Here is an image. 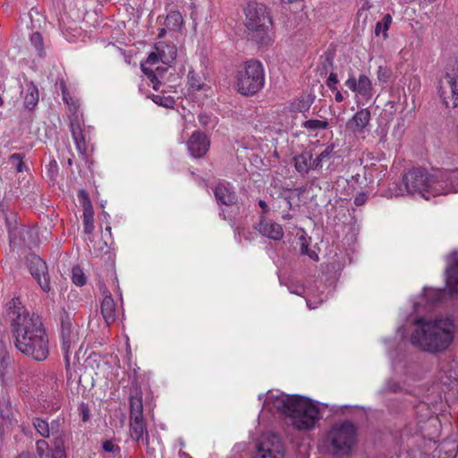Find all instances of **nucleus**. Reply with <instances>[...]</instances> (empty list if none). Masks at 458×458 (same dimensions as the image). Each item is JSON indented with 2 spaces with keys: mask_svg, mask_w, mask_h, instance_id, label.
I'll list each match as a JSON object with an SVG mask.
<instances>
[{
  "mask_svg": "<svg viewBox=\"0 0 458 458\" xmlns=\"http://www.w3.org/2000/svg\"><path fill=\"white\" fill-rule=\"evenodd\" d=\"M445 295L444 289L424 287L422 293L411 300L412 310L416 314L409 315L397 332L415 349L437 354L447 350L454 342L457 326L451 317L419 315L441 302Z\"/></svg>",
  "mask_w": 458,
  "mask_h": 458,
  "instance_id": "obj_1",
  "label": "nucleus"
},
{
  "mask_svg": "<svg viewBox=\"0 0 458 458\" xmlns=\"http://www.w3.org/2000/svg\"><path fill=\"white\" fill-rule=\"evenodd\" d=\"M258 398L262 402L261 413L283 417L299 432L312 430L321 419L320 407L327 406V403H320L307 396L287 394L278 389L259 394Z\"/></svg>",
  "mask_w": 458,
  "mask_h": 458,
  "instance_id": "obj_2",
  "label": "nucleus"
},
{
  "mask_svg": "<svg viewBox=\"0 0 458 458\" xmlns=\"http://www.w3.org/2000/svg\"><path fill=\"white\" fill-rule=\"evenodd\" d=\"M12 330L16 348L23 354L42 361L49 354L48 336L38 315L23 307L13 310Z\"/></svg>",
  "mask_w": 458,
  "mask_h": 458,
  "instance_id": "obj_3",
  "label": "nucleus"
},
{
  "mask_svg": "<svg viewBox=\"0 0 458 458\" xmlns=\"http://www.w3.org/2000/svg\"><path fill=\"white\" fill-rule=\"evenodd\" d=\"M177 54V47L174 43L159 41L155 44L146 61L141 63V70L155 90H158L161 79L174 63Z\"/></svg>",
  "mask_w": 458,
  "mask_h": 458,
  "instance_id": "obj_4",
  "label": "nucleus"
},
{
  "mask_svg": "<svg viewBox=\"0 0 458 458\" xmlns=\"http://www.w3.org/2000/svg\"><path fill=\"white\" fill-rule=\"evenodd\" d=\"M244 14V24L249 36L259 46L272 44L273 22L267 7L262 3L251 1L246 4Z\"/></svg>",
  "mask_w": 458,
  "mask_h": 458,
  "instance_id": "obj_5",
  "label": "nucleus"
},
{
  "mask_svg": "<svg viewBox=\"0 0 458 458\" xmlns=\"http://www.w3.org/2000/svg\"><path fill=\"white\" fill-rule=\"evenodd\" d=\"M436 171H428L425 168H413L408 171L403 176L402 182L397 185L394 195L395 197L405 194L417 195L427 200L439 196V192L435 191L438 187Z\"/></svg>",
  "mask_w": 458,
  "mask_h": 458,
  "instance_id": "obj_6",
  "label": "nucleus"
},
{
  "mask_svg": "<svg viewBox=\"0 0 458 458\" xmlns=\"http://www.w3.org/2000/svg\"><path fill=\"white\" fill-rule=\"evenodd\" d=\"M265 85V70L257 60H249L238 69L235 76L237 91L243 96H252Z\"/></svg>",
  "mask_w": 458,
  "mask_h": 458,
  "instance_id": "obj_7",
  "label": "nucleus"
},
{
  "mask_svg": "<svg viewBox=\"0 0 458 458\" xmlns=\"http://www.w3.org/2000/svg\"><path fill=\"white\" fill-rule=\"evenodd\" d=\"M393 377L386 381L385 387L390 392H398L403 389L400 382L403 384L415 381L419 378L420 369L419 364L411 361L403 355H399L394 352H389Z\"/></svg>",
  "mask_w": 458,
  "mask_h": 458,
  "instance_id": "obj_8",
  "label": "nucleus"
},
{
  "mask_svg": "<svg viewBox=\"0 0 458 458\" xmlns=\"http://www.w3.org/2000/svg\"><path fill=\"white\" fill-rule=\"evenodd\" d=\"M143 394L140 386L132 384L129 389L130 423L129 433L133 441H144L148 437L143 417Z\"/></svg>",
  "mask_w": 458,
  "mask_h": 458,
  "instance_id": "obj_9",
  "label": "nucleus"
},
{
  "mask_svg": "<svg viewBox=\"0 0 458 458\" xmlns=\"http://www.w3.org/2000/svg\"><path fill=\"white\" fill-rule=\"evenodd\" d=\"M356 428L350 421L334 424L327 435V443L335 455L348 454L356 442Z\"/></svg>",
  "mask_w": 458,
  "mask_h": 458,
  "instance_id": "obj_10",
  "label": "nucleus"
},
{
  "mask_svg": "<svg viewBox=\"0 0 458 458\" xmlns=\"http://www.w3.org/2000/svg\"><path fill=\"white\" fill-rule=\"evenodd\" d=\"M74 110L70 122L72 136L78 152L81 156L86 157L91 148V134L93 128L84 124L82 122V114L77 113L75 106Z\"/></svg>",
  "mask_w": 458,
  "mask_h": 458,
  "instance_id": "obj_11",
  "label": "nucleus"
},
{
  "mask_svg": "<svg viewBox=\"0 0 458 458\" xmlns=\"http://www.w3.org/2000/svg\"><path fill=\"white\" fill-rule=\"evenodd\" d=\"M438 94L447 107H458V62L439 82Z\"/></svg>",
  "mask_w": 458,
  "mask_h": 458,
  "instance_id": "obj_12",
  "label": "nucleus"
},
{
  "mask_svg": "<svg viewBox=\"0 0 458 458\" xmlns=\"http://www.w3.org/2000/svg\"><path fill=\"white\" fill-rule=\"evenodd\" d=\"M285 445L282 438L274 433H267L261 437L257 445V453L254 458H284Z\"/></svg>",
  "mask_w": 458,
  "mask_h": 458,
  "instance_id": "obj_13",
  "label": "nucleus"
},
{
  "mask_svg": "<svg viewBox=\"0 0 458 458\" xmlns=\"http://www.w3.org/2000/svg\"><path fill=\"white\" fill-rule=\"evenodd\" d=\"M345 86L355 92V98L357 105H365L372 99L374 96V88L370 79L365 75L360 74L358 79L353 75L349 76L345 81Z\"/></svg>",
  "mask_w": 458,
  "mask_h": 458,
  "instance_id": "obj_14",
  "label": "nucleus"
},
{
  "mask_svg": "<svg viewBox=\"0 0 458 458\" xmlns=\"http://www.w3.org/2000/svg\"><path fill=\"white\" fill-rule=\"evenodd\" d=\"M81 328L78 324L72 321L68 317L62 319L61 340L64 357L68 355L74 349L80 341Z\"/></svg>",
  "mask_w": 458,
  "mask_h": 458,
  "instance_id": "obj_15",
  "label": "nucleus"
},
{
  "mask_svg": "<svg viewBox=\"0 0 458 458\" xmlns=\"http://www.w3.org/2000/svg\"><path fill=\"white\" fill-rule=\"evenodd\" d=\"M371 119L370 111L368 108H361L357 111L346 123V131L356 138H365L369 131V122Z\"/></svg>",
  "mask_w": 458,
  "mask_h": 458,
  "instance_id": "obj_16",
  "label": "nucleus"
},
{
  "mask_svg": "<svg viewBox=\"0 0 458 458\" xmlns=\"http://www.w3.org/2000/svg\"><path fill=\"white\" fill-rule=\"evenodd\" d=\"M280 283L282 284H285L289 293L296 295H301L305 298L307 306L310 310H314L318 307V304L324 301V298L319 297L317 301V297L315 294V290H318V287L317 285H310L308 287H303L302 285L298 284L294 280L289 279L286 283L283 281V279L279 278Z\"/></svg>",
  "mask_w": 458,
  "mask_h": 458,
  "instance_id": "obj_17",
  "label": "nucleus"
},
{
  "mask_svg": "<svg viewBox=\"0 0 458 458\" xmlns=\"http://www.w3.org/2000/svg\"><path fill=\"white\" fill-rule=\"evenodd\" d=\"M28 266L31 276L36 279L40 288L45 293H48L51 288L46 262L37 255H30L28 258Z\"/></svg>",
  "mask_w": 458,
  "mask_h": 458,
  "instance_id": "obj_18",
  "label": "nucleus"
},
{
  "mask_svg": "<svg viewBox=\"0 0 458 458\" xmlns=\"http://www.w3.org/2000/svg\"><path fill=\"white\" fill-rule=\"evenodd\" d=\"M445 260V286L450 294H458V250L451 251Z\"/></svg>",
  "mask_w": 458,
  "mask_h": 458,
  "instance_id": "obj_19",
  "label": "nucleus"
},
{
  "mask_svg": "<svg viewBox=\"0 0 458 458\" xmlns=\"http://www.w3.org/2000/svg\"><path fill=\"white\" fill-rule=\"evenodd\" d=\"M438 187L435 189L439 195L458 192V168L436 171Z\"/></svg>",
  "mask_w": 458,
  "mask_h": 458,
  "instance_id": "obj_20",
  "label": "nucleus"
},
{
  "mask_svg": "<svg viewBox=\"0 0 458 458\" xmlns=\"http://www.w3.org/2000/svg\"><path fill=\"white\" fill-rule=\"evenodd\" d=\"M187 148L194 158H200L207 154L210 142L208 137L200 131H194L187 141Z\"/></svg>",
  "mask_w": 458,
  "mask_h": 458,
  "instance_id": "obj_21",
  "label": "nucleus"
},
{
  "mask_svg": "<svg viewBox=\"0 0 458 458\" xmlns=\"http://www.w3.org/2000/svg\"><path fill=\"white\" fill-rule=\"evenodd\" d=\"M78 198L83 207L84 232L87 234H91L95 228L93 208L90 204L89 199L85 191H83V190L79 191Z\"/></svg>",
  "mask_w": 458,
  "mask_h": 458,
  "instance_id": "obj_22",
  "label": "nucleus"
},
{
  "mask_svg": "<svg viewBox=\"0 0 458 458\" xmlns=\"http://www.w3.org/2000/svg\"><path fill=\"white\" fill-rule=\"evenodd\" d=\"M259 232L265 237L279 241L284 236V231L282 226L273 221L261 219L259 225Z\"/></svg>",
  "mask_w": 458,
  "mask_h": 458,
  "instance_id": "obj_23",
  "label": "nucleus"
},
{
  "mask_svg": "<svg viewBox=\"0 0 458 458\" xmlns=\"http://www.w3.org/2000/svg\"><path fill=\"white\" fill-rule=\"evenodd\" d=\"M101 314L107 325L114 322L117 318L116 305L108 291L104 293V298L101 301Z\"/></svg>",
  "mask_w": 458,
  "mask_h": 458,
  "instance_id": "obj_24",
  "label": "nucleus"
},
{
  "mask_svg": "<svg viewBox=\"0 0 458 458\" xmlns=\"http://www.w3.org/2000/svg\"><path fill=\"white\" fill-rule=\"evenodd\" d=\"M187 85L189 91L191 92H208L211 89L210 85L205 81L203 75L196 73L192 70L189 71L187 75Z\"/></svg>",
  "mask_w": 458,
  "mask_h": 458,
  "instance_id": "obj_25",
  "label": "nucleus"
},
{
  "mask_svg": "<svg viewBox=\"0 0 458 458\" xmlns=\"http://www.w3.org/2000/svg\"><path fill=\"white\" fill-rule=\"evenodd\" d=\"M36 445L39 458H66L63 445H57L54 450L48 449L45 440H38Z\"/></svg>",
  "mask_w": 458,
  "mask_h": 458,
  "instance_id": "obj_26",
  "label": "nucleus"
},
{
  "mask_svg": "<svg viewBox=\"0 0 458 458\" xmlns=\"http://www.w3.org/2000/svg\"><path fill=\"white\" fill-rule=\"evenodd\" d=\"M214 193L218 204L229 207L234 203V192L228 185L219 183L215 188Z\"/></svg>",
  "mask_w": 458,
  "mask_h": 458,
  "instance_id": "obj_27",
  "label": "nucleus"
},
{
  "mask_svg": "<svg viewBox=\"0 0 458 458\" xmlns=\"http://www.w3.org/2000/svg\"><path fill=\"white\" fill-rule=\"evenodd\" d=\"M295 169L301 174H307L313 170V161L311 154L304 152L294 157Z\"/></svg>",
  "mask_w": 458,
  "mask_h": 458,
  "instance_id": "obj_28",
  "label": "nucleus"
},
{
  "mask_svg": "<svg viewBox=\"0 0 458 458\" xmlns=\"http://www.w3.org/2000/svg\"><path fill=\"white\" fill-rule=\"evenodd\" d=\"M312 102L313 98L310 96H301L290 104L289 109L292 113H305L310 109Z\"/></svg>",
  "mask_w": 458,
  "mask_h": 458,
  "instance_id": "obj_29",
  "label": "nucleus"
},
{
  "mask_svg": "<svg viewBox=\"0 0 458 458\" xmlns=\"http://www.w3.org/2000/svg\"><path fill=\"white\" fill-rule=\"evenodd\" d=\"M335 145L327 144L321 153L313 160V170L322 167L323 164L332 159L335 153Z\"/></svg>",
  "mask_w": 458,
  "mask_h": 458,
  "instance_id": "obj_30",
  "label": "nucleus"
},
{
  "mask_svg": "<svg viewBox=\"0 0 458 458\" xmlns=\"http://www.w3.org/2000/svg\"><path fill=\"white\" fill-rule=\"evenodd\" d=\"M38 102V90L37 87L33 84H30L27 87L24 95V106L32 110L37 106Z\"/></svg>",
  "mask_w": 458,
  "mask_h": 458,
  "instance_id": "obj_31",
  "label": "nucleus"
},
{
  "mask_svg": "<svg viewBox=\"0 0 458 458\" xmlns=\"http://www.w3.org/2000/svg\"><path fill=\"white\" fill-rule=\"evenodd\" d=\"M392 23V16L389 13L385 14L382 19L377 22L375 27V35H382L383 38L386 39L388 37L387 31Z\"/></svg>",
  "mask_w": 458,
  "mask_h": 458,
  "instance_id": "obj_32",
  "label": "nucleus"
},
{
  "mask_svg": "<svg viewBox=\"0 0 458 458\" xmlns=\"http://www.w3.org/2000/svg\"><path fill=\"white\" fill-rule=\"evenodd\" d=\"M182 22L183 18L178 11L170 12L165 18V26L168 30H179Z\"/></svg>",
  "mask_w": 458,
  "mask_h": 458,
  "instance_id": "obj_33",
  "label": "nucleus"
},
{
  "mask_svg": "<svg viewBox=\"0 0 458 458\" xmlns=\"http://www.w3.org/2000/svg\"><path fill=\"white\" fill-rule=\"evenodd\" d=\"M66 366L67 381L70 384H79L81 381V376L79 375L75 364L72 365L70 361V356L66 355L64 357Z\"/></svg>",
  "mask_w": 458,
  "mask_h": 458,
  "instance_id": "obj_34",
  "label": "nucleus"
},
{
  "mask_svg": "<svg viewBox=\"0 0 458 458\" xmlns=\"http://www.w3.org/2000/svg\"><path fill=\"white\" fill-rule=\"evenodd\" d=\"M102 448L106 453L109 454L110 458H122L121 448L113 440H105L102 443Z\"/></svg>",
  "mask_w": 458,
  "mask_h": 458,
  "instance_id": "obj_35",
  "label": "nucleus"
},
{
  "mask_svg": "<svg viewBox=\"0 0 458 458\" xmlns=\"http://www.w3.org/2000/svg\"><path fill=\"white\" fill-rule=\"evenodd\" d=\"M33 426L37 432L43 437H48L50 436V427L47 420L39 418L33 420Z\"/></svg>",
  "mask_w": 458,
  "mask_h": 458,
  "instance_id": "obj_36",
  "label": "nucleus"
},
{
  "mask_svg": "<svg viewBox=\"0 0 458 458\" xmlns=\"http://www.w3.org/2000/svg\"><path fill=\"white\" fill-rule=\"evenodd\" d=\"M328 123L326 120L310 119L303 123V127L311 131L324 130L327 127Z\"/></svg>",
  "mask_w": 458,
  "mask_h": 458,
  "instance_id": "obj_37",
  "label": "nucleus"
},
{
  "mask_svg": "<svg viewBox=\"0 0 458 458\" xmlns=\"http://www.w3.org/2000/svg\"><path fill=\"white\" fill-rule=\"evenodd\" d=\"M72 283L78 286H82L86 284L87 278L82 269L79 267H74L72 270Z\"/></svg>",
  "mask_w": 458,
  "mask_h": 458,
  "instance_id": "obj_38",
  "label": "nucleus"
},
{
  "mask_svg": "<svg viewBox=\"0 0 458 458\" xmlns=\"http://www.w3.org/2000/svg\"><path fill=\"white\" fill-rule=\"evenodd\" d=\"M152 100L156 104L165 106V107H173V106L174 104V98L169 96L165 97V96H162V95H153Z\"/></svg>",
  "mask_w": 458,
  "mask_h": 458,
  "instance_id": "obj_39",
  "label": "nucleus"
},
{
  "mask_svg": "<svg viewBox=\"0 0 458 458\" xmlns=\"http://www.w3.org/2000/svg\"><path fill=\"white\" fill-rule=\"evenodd\" d=\"M30 42L38 51L39 55L43 53V39L39 32H34L30 36Z\"/></svg>",
  "mask_w": 458,
  "mask_h": 458,
  "instance_id": "obj_40",
  "label": "nucleus"
},
{
  "mask_svg": "<svg viewBox=\"0 0 458 458\" xmlns=\"http://www.w3.org/2000/svg\"><path fill=\"white\" fill-rule=\"evenodd\" d=\"M10 161L13 166H15L16 171L21 173L25 169V165L22 162V155L20 153H14L10 157Z\"/></svg>",
  "mask_w": 458,
  "mask_h": 458,
  "instance_id": "obj_41",
  "label": "nucleus"
},
{
  "mask_svg": "<svg viewBox=\"0 0 458 458\" xmlns=\"http://www.w3.org/2000/svg\"><path fill=\"white\" fill-rule=\"evenodd\" d=\"M333 69V62L330 58H326L321 61L318 65V71L320 75L327 74L328 72H332Z\"/></svg>",
  "mask_w": 458,
  "mask_h": 458,
  "instance_id": "obj_42",
  "label": "nucleus"
},
{
  "mask_svg": "<svg viewBox=\"0 0 458 458\" xmlns=\"http://www.w3.org/2000/svg\"><path fill=\"white\" fill-rule=\"evenodd\" d=\"M391 76V70L386 66L380 65L377 70V79L379 81L386 82Z\"/></svg>",
  "mask_w": 458,
  "mask_h": 458,
  "instance_id": "obj_43",
  "label": "nucleus"
},
{
  "mask_svg": "<svg viewBox=\"0 0 458 458\" xmlns=\"http://www.w3.org/2000/svg\"><path fill=\"white\" fill-rule=\"evenodd\" d=\"M338 83V77L337 74L330 72L329 76L327 80V86L331 91L336 90V84Z\"/></svg>",
  "mask_w": 458,
  "mask_h": 458,
  "instance_id": "obj_44",
  "label": "nucleus"
},
{
  "mask_svg": "<svg viewBox=\"0 0 458 458\" xmlns=\"http://www.w3.org/2000/svg\"><path fill=\"white\" fill-rule=\"evenodd\" d=\"M367 199H368V195L367 193L361 191V192H359L355 198H354V204L356 206H361L363 204L366 203L367 201Z\"/></svg>",
  "mask_w": 458,
  "mask_h": 458,
  "instance_id": "obj_45",
  "label": "nucleus"
},
{
  "mask_svg": "<svg viewBox=\"0 0 458 458\" xmlns=\"http://www.w3.org/2000/svg\"><path fill=\"white\" fill-rule=\"evenodd\" d=\"M64 100L67 103V105L69 106V110L72 113V115L73 114V113L75 111L74 110V106H76L77 113L81 114L80 111H79V106L77 105V103L72 101V98H70L71 102H69L68 98L66 97L64 92Z\"/></svg>",
  "mask_w": 458,
  "mask_h": 458,
  "instance_id": "obj_46",
  "label": "nucleus"
},
{
  "mask_svg": "<svg viewBox=\"0 0 458 458\" xmlns=\"http://www.w3.org/2000/svg\"><path fill=\"white\" fill-rule=\"evenodd\" d=\"M10 361V358L4 352L3 345H0V370L4 367V364H8Z\"/></svg>",
  "mask_w": 458,
  "mask_h": 458,
  "instance_id": "obj_47",
  "label": "nucleus"
},
{
  "mask_svg": "<svg viewBox=\"0 0 458 458\" xmlns=\"http://www.w3.org/2000/svg\"><path fill=\"white\" fill-rule=\"evenodd\" d=\"M314 285H317L318 287V290H315L317 301H318L319 297L324 298V301H325L327 298V293H325L324 290H320V287L322 286V288H325V285H322L321 284H319V285H318V283H316Z\"/></svg>",
  "mask_w": 458,
  "mask_h": 458,
  "instance_id": "obj_48",
  "label": "nucleus"
},
{
  "mask_svg": "<svg viewBox=\"0 0 458 458\" xmlns=\"http://www.w3.org/2000/svg\"><path fill=\"white\" fill-rule=\"evenodd\" d=\"M335 93V99L336 102L341 103L344 100L345 97L348 96V92L345 91L344 93H342L337 89L336 90L333 91Z\"/></svg>",
  "mask_w": 458,
  "mask_h": 458,
  "instance_id": "obj_49",
  "label": "nucleus"
},
{
  "mask_svg": "<svg viewBox=\"0 0 458 458\" xmlns=\"http://www.w3.org/2000/svg\"><path fill=\"white\" fill-rule=\"evenodd\" d=\"M234 233H235V234L238 235V238H239L240 242L242 241V238H243L245 240H250V238L245 234V231H244L243 228L237 227L234 230Z\"/></svg>",
  "mask_w": 458,
  "mask_h": 458,
  "instance_id": "obj_50",
  "label": "nucleus"
},
{
  "mask_svg": "<svg viewBox=\"0 0 458 458\" xmlns=\"http://www.w3.org/2000/svg\"><path fill=\"white\" fill-rule=\"evenodd\" d=\"M300 240L301 241V253L305 255L306 253H308V251L310 250L309 248H308V244L306 242V240L303 236H301L300 238Z\"/></svg>",
  "mask_w": 458,
  "mask_h": 458,
  "instance_id": "obj_51",
  "label": "nucleus"
},
{
  "mask_svg": "<svg viewBox=\"0 0 458 458\" xmlns=\"http://www.w3.org/2000/svg\"><path fill=\"white\" fill-rule=\"evenodd\" d=\"M145 446H146V452L148 455H152L154 454V448L150 447L149 446V437H147V439H145L143 441Z\"/></svg>",
  "mask_w": 458,
  "mask_h": 458,
  "instance_id": "obj_52",
  "label": "nucleus"
},
{
  "mask_svg": "<svg viewBox=\"0 0 458 458\" xmlns=\"http://www.w3.org/2000/svg\"><path fill=\"white\" fill-rule=\"evenodd\" d=\"M305 255L309 256L312 260L318 259V254L315 250H309Z\"/></svg>",
  "mask_w": 458,
  "mask_h": 458,
  "instance_id": "obj_53",
  "label": "nucleus"
},
{
  "mask_svg": "<svg viewBox=\"0 0 458 458\" xmlns=\"http://www.w3.org/2000/svg\"><path fill=\"white\" fill-rule=\"evenodd\" d=\"M259 205L262 208L263 213H267L268 212V206L266 203V201L260 199L259 201Z\"/></svg>",
  "mask_w": 458,
  "mask_h": 458,
  "instance_id": "obj_54",
  "label": "nucleus"
},
{
  "mask_svg": "<svg viewBox=\"0 0 458 458\" xmlns=\"http://www.w3.org/2000/svg\"><path fill=\"white\" fill-rule=\"evenodd\" d=\"M283 4H298L303 2V0H279Z\"/></svg>",
  "mask_w": 458,
  "mask_h": 458,
  "instance_id": "obj_55",
  "label": "nucleus"
},
{
  "mask_svg": "<svg viewBox=\"0 0 458 458\" xmlns=\"http://www.w3.org/2000/svg\"><path fill=\"white\" fill-rule=\"evenodd\" d=\"M199 123L202 124V125H207L208 123V121H207V117L205 114H199Z\"/></svg>",
  "mask_w": 458,
  "mask_h": 458,
  "instance_id": "obj_56",
  "label": "nucleus"
},
{
  "mask_svg": "<svg viewBox=\"0 0 458 458\" xmlns=\"http://www.w3.org/2000/svg\"><path fill=\"white\" fill-rule=\"evenodd\" d=\"M282 201L284 202V204L286 207H291V201H290V199L288 197L283 198Z\"/></svg>",
  "mask_w": 458,
  "mask_h": 458,
  "instance_id": "obj_57",
  "label": "nucleus"
},
{
  "mask_svg": "<svg viewBox=\"0 0 458 458\" xmlns=\"http://www.w3.org/2000/svg\"><path fill=\"white\" fill-rule=\"evenodd\" d=\"M293 36H290L288 37L286 39H285V42L289 45L293 44Z\"/></svg>",
  "mask_w": 458,
  "mask_h": 458,
  "instance_id": "obj_58",
  "label": "nucleus"
},
{
  "mask_svg": "<svg viewBox=\"0 0 458 458\" xmlns=\"http://www.w3.org/2000/svg\"><path fill=\"white\" fill-rule=\"evenodd\" d=\"M345 262L338 263L336 266V269H342V267L344 266ZM333 267L335 268V267L333 265Z\"/></svg>",
  "mask_w": 458,
  "mask_h": 458,
  "instance_id": "obj_59",
  "label": "nucleus"
},
{
  "mask_svg": "<svg viewBox=\"0 0 458 458\" xmlns=\"http://www.w3.org/2000/svg\"><path fill=\"white\" fill-rule=\"evenodd\" d=\"M282 217H283V219H284V220H289V219H291V218H292V216H291L289 213H287V214H284V215L282 216Z\"/></svg>",
  "mask_w": 458,
  "mask_h": 458,
  "instance_id": "obj_60",
  "label": "nucleus"
},
{
  "mask_svg": "<svg viewBox=\"0 0 458 458\" xmlns=\"http://www.w3.org/2000/svg\"><path fill=\"white\" fill-rule=\"evenodd\" d=\"M117 293H118V294L120 296L121 302H123L122 292H121V289H120L119 285H117Z\"/></svg>",
  "mask_w": 458,
  "mask_h": 458,
  "instance_id": "obj_61",
  "label": "nucleus"
},
{
  "mask_svg": "<svg viewBox=\"0 0 458 458\" xmlns=\"http://www.w3.org/2000/svg\"><path fill=\"white\" fill-rule=\"evenodd\" d=\"M105 230H106V233H108L109 235H111V226L110 225H106Z\"/></svg>",
  "mask_w": 458,
  "mask_h": 458,
  "instance_id": "obj_62",
  "label": "nucleus"
},
{
  "mask_svg": "<svg viewBox=\"0 0 458 458\" xmlns=\"http://www.w3.org/2000/svg\"><path fill=\"white\" fill-rule=\"evenodd\" d=\"M17 458H29V454H21Z\"/></svg>",
  "mask_w": 458,
  "mask_h": 458,
  "instance_id": "obj_63",
  "label": "nucleus"
},
{
  "mask_svg": "<svg viewBox=\"0 0 458 458\" xmlns=\"http://www.w3.org/2000/svg\"><path fill=\"white\" fill-rule=\"evenodd\" d=\"M25 233H26V234L31 235L34 233V231L33 230H26Z\"/></svg>",
  "mask_w": 458,
  "mask_h": 458,
  "instance_id": "obj_64",
  "label": "nucleus"
}]
</instances>
